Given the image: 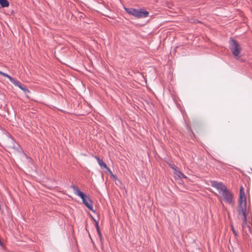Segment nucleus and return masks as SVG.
Returning a JSON list of instances; mask_svg holds the SVG:
<instances>
[{"label":"nucleus","instance_id":"1","mask_svg":"<svg viewBox=\"0 0 252 252\" xmlns=\"http://www.w3.org/2000/svg\"><path fill=\"white\" fill-rule=\"evenodd\" d=\"M211 185L212 187L216 189L219 193L222 194L224 201L229 204L233 203V195L226 187L221 182H218L216 181H212Z\"/></svg>","mask_w":252,"mask_h":252},{"label":"nucleus","instance_id":"2","mask_svg":"<svg viewBox=\"0 0 252 252\" xmlns=\"http://www.w3.org/2000/svg\"><path fill=\"white\" fill-rule=\"evenodd\" d=\"M246 197L244 192V189L243 187H241L240 190V198L239 200L238 205V213L239 215H243L242 220L244 221V224L242 225L243 228L245 226V224L247 223V210H246Z\"/></svg>","mask_w":252,"mask_h":252},{"label":"nucleus","instance_id":"3","mask_svg":"<svg viewBox=\"0 0 252 252\" xmlns=\"http://www.w3.org/2000/svg\"><path fill=\"white\" fill-rule=\"evenodd\" d=\"M71 187L73 189L74 194L79 196L81 198L83 204L91 211L94 212L93 209L92 201L89 196L86 195L85 193L81 191L77 186L75 185H72Z\"/></svg>","mask_w":252,"mask_h":252},{"label":"nucleus","instance_id":"4","mask_svg":"<svg viewBox=\"0 0 252 252\" xmlns=\"http://www.w3.org/2000/svg\"><path fill=\"white\" fill-rule=\"evenodd\" d=\"M229 48L234 58L236 60H240L241 58L240 54L241 52L242 48L239 42L231 37L229 41Z\"/></svg>","mask_w":252,"mask_h":252},{"label":"nucleus","instance_id":"5","mask_svg":"<svg viewBox=\"0 0 252 252\" xmlns=\"http://www.w3.org/2000/svg\"><path fill=\"white\" fill-rule=\"evenodd\" d=\"M125 11L129 14L138 18V9L124 7Z\"/></svg>","mask_w":252,"mask_h":252},{"label":"nucleus","instance_id":"6","mask_svg":"<svg viewBox=\"0 0 252 252\" xmlns=\"http://www.w3.org/2000/svg\"><path fill=\"white\" fill-rule=\"evenodd\" d=\"M149 13L142 9H138V18H146L148 16Z\"/></svg>","mask_w":252,"mask_h":252},{"label":"nucleus","instance_id":"7","mask_svg":"<svg viewBox=\"0 0 252 252\" xmlns=\"http://www.w3.org/2000/svg\"><path fill=\"white\" fill-rule=\"evenodd\" d=\"M95 158L97 160V162L101 168H106V164L101 160L99 157L95 156Z\"/></svg>","mask_w":252,"mask_h":252},{"label":"nucleus","instance_id":"8","mask_svg":"<svg viewBox=\"0 0 252 252\" xmlns=\"http://www.w3.org/2000/svg\"><path fill=\"white\" fill-rule=\"evenodd\" d=\"M0 5L2 7H7L9 3L7 0H0Z\"/></svg>","mask_w":252,"mask_h":252},{"label":"nucleus","instance_id":"9","mask_svg":"<svg viewBox=\"0 0 252 252\" xmlns=\"http://www.w3.org/2000/svg\"><path fill=\"white\" fill-rule=\"evenodd\" d=\"M20 89L22 90L26 94L30 93V90L24 84L22 85V86L20 88Z\"/></svg>","mask_w":252,"mask_h":252},{"label":"nucleus","instance_id":"10","mask_svg":"<svg viewBox=\"0 0 252 252\" xmlns=\"http://www.w3.org/2000/svg\"><path fill=\"white\" fill-rule=\"evenodd\" d=\"M12 83L15 86L18 87V88H20L22 86V84L17 80V79H15L12 82Z\"/></svg>","mask_w":252,"mask_h":252},{"label":"nucleus","instance_id":"11","mask_svg":"<svg viewBox=\"0 0 252 252\" xmlns=\"http://www.w3.org/2000/svg\"><path fill=\"white\" fill-rule=\"evenodd\" d=\"M231 230L233 232V233L235 236H237L238 235L237 232L234 229V227L233 225L231 226Z\"/></svg>","mask_w":252,"mask_h":252},{"label":"nucleus","instance_id":"12","mask_svg":"<svg viewBox=\"0 0 252 252\" xmlns=\"http://www.w3.org/2000/svg\"><path fill=\"white\" fill-rule=\"evenodd\" d=\"M177 172L179 173V176L180 177H182V178H187V177L181 171L178 170Z\"/></svg>","mask_w":252,"mask_h":252},{"label":"nucleus","instance_id":"13","mask_svg":"<svg viewBox=\"0 0 252 252\" xmlns=\"http://www.w3.org/2000/svg\"><path fill=\"white\" fill-rule=\"evenodd\" d=\"M177 172L179 173V176L180 177H182V178H187V177L181 171L178 170Z\"/></svg>","mask_w":252,"mask_h":252},{"label":"nucleus","instance_id":"14","mask_svg":"<svg viewBox=\"0 0 252 252\" xmlns=\"http://www.w3.org/2000/svg\"><path fill=\"white\" fill-rule=\"evenodd\" d=\"M6 78H7L12 83L13 80L15 79L14 78H13L11 76H10V75H9L8 74H7V76L6 77Z\"/></svg>","mask_w":252,"mask_h":252},{"label":"nucleus","instance_id":"15","mask_svg":"<svg viewBox=\"0 0 252 252\" xmlns=\"http://www.w3.org/2000/svg\"><path fill=\"white\" fill-rule=\"evenodd\" d=\"M6 78H7L12 83L13 80L15 79L14 78H13L11 76H10V75H9L8 74H7V76L6 77Z\"/></svg>","mask_w":252,"mask_h":252},{"label":"nucleus","instance_id":"16","mask_svg":"<svg viewBox=\"0 0 252 252\" xmlns=\"http://www.w3.org/2000/svg\"><path fill=\"white\" fill-rule=\"evenodd\" d=\"M98 235L99 236V240H100V242L101 243H102V242L103 241V238L102 234L100 233V234H98Z\"/></svg>","mask_w":252,"mask_h":252},{"label":"nucleus","instance_id":"17","mask_svg":"<svg viewBox=\"0 0 252 252\" xmlns=\"http://www.w3.org/2000/svg\"><path fill=\"white\" fill-rule=\"evenodd\" d=\"M94 219V221L95 222V227H98V226H99V225H98V221L94 219Z\"/></svg>","mask_w":252,"mask_h":252},{"label":"nucleus","instance_id":"18","mask_svg":"<svg viewBox=\"0 0 252 252\" xmlns=\"http://www.w3.org/2000/svg\"><path fill=\"white\" fill-rule=\"evenodd\" d=\"M105 169H107V170L108 171V172H109L110 174V175L112 173L111 170H110V169L107 166V165H106V168H105Z\"/></svg>","mask_w":252,"mask_h":252},{"label":"nucleus","instance_id":"19","mask_svg":"<svg viewBox=\"0 0 252 252\" xmlns=\"http://www.w3.org/2000/svg\"><path fill=\"white\" fill-rule=\"evenodd\" d=\"M111 177H112V178H113L115 180H117V176H116V175H114L113 173H112V174H111Z\"/></svg>","mask_w":252,"mask_h":252},{"label":"nucleus","instance_id":"20","mask_svg":"<svg viewBox=\"0 0 252 252\" xmlns=\"http://www.w3.org/2000/svg\"><path fill=\"white\" fill-rule=\"evenodd\" d=\"M172 169H174L175 171H177L178 170H177V167L174 165H171V166H170Z\"/></svg>","mask_w":252,"mask_h":252},{"label":"nucleus","instance_id":"21","mask_svg":"<svg viewBox=\"0 0 252 252\" xmlns=\"http://www.w3.org/2000/svg\"><path fill=\"white\" fill-rule=\"evenodd\" d=\"M4 73H4V72H2V71H0V74L1 75H2V76H3V75H4Z\"/></svg>","mask_w":252,"mask_h":252},{"label":"nucleus","instance_id":"22","mask_svg":"<svg viewBox=\"0 0 252 252\" xmlns=\"http://www.w3.org/2000/svg\"><path fill=\"white\" fill-rule=\"evenodd\" d=\"M96 231H97V232L98 234L101 233L100 229H99L98 230H96Z\"/></svg>","mask_w":252,"mask_h":252},{"label":"nucleus","instance_id":"23","mask_svg":"<svg viewBox=\"0 0 252 252\" xmlns=\"http://www.w3.org/2000/svg\"><path fill=\"white\" fill-rule=\"evenodd\" d=\"M7 74L5 73L3 76L6 77L7 76Z\"/></svg>","mask_w":252,"mask_h":252},{"label":"nucleus","instance_id":"24","mask_svg":"<svg viewBox=\"0 0 252 252\" xmlns=\"http://www.w3.org/2000/svg\"><path fill=\"white\" fill-rule=\"evenodd\" d=\"M96 230H98V229H100V228H99V226H98V227H96Z\"/></svg>","mask_w":252,"mask_h":252},{"label":"nucleus","instance_id":"25","mask_svg":"<svg viewBox=\"0 0 252 252\" xmlns=\"http://www.w3.org/2000/svg\"><path fill=\"white\" fill-rule=\"evenodd\" d=\"M11 138L12 140L13 141V139L12 138V137H11Z\"/></svg>","mask_w":252,"mask_h":252}]
</instances>
